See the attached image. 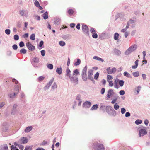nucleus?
Instances as JSON below:
<instances>
[{
	"label": "nucleus",
	"instance_id": "f257e3e1",
	"mask_svg": "<svg viewBox=\"0 0 150 150\" xmlns=\"http://www.w3.org/2000/svg\"><path fill=\"white\" fill-rule=\"evenodd\" d=\"M87 67L86 66L83 69L82 71L81 76L82 79L84 81H86L87 79L86 74Z\"/></svg>",
	"mask_w": 150,
	"mask_h": 150
},
{
	"label": "nucleus",
	"instance_id": "f03ea898",
	"mask_svg": "<svg viewBox=\"0 0 150 150\" xmlns=\"http://www.w3.org/2000/svg\"><path fill=\"white\" fill-rule=\"evenodd\" d=\"M137 47V45H132L125 52V54L126 55H128L132 52L134 51Z\"/></svg>",
	"mask_w": 150,
	"mask_h": 150
},
{
	"label": "nucleus",
	"instance_id": "7ed1b4c3",
	"mask_svg": "<svg viewBox=\"0 0 150 150\" xmlns=\"http://www.w3.org/2000/svg\"><path fill=\"white\" fill-rule=\"evenodd\" d=\"M19 86L18 85L16 86L14 90V93H13L10 94V97L11 98H13V97L16 95L18 93L19 91Z\"/></svg>",
	"mask_w": 150,
	"mask_h": 150
},
{
	"label": "nucleus",
	"instance_id": "20e7f679",
	"mask_svg": "<svg viewBox=\"0 0 150 150\" xmlns=\"http://www.w3.org/2000/svg\"><path fill=\"white\" fill-rule=\"evenodd\" d=\"M82 29L83 32L86 35H89V30L88 27L85 25H83L82 26Z\"/></svg>",
	"mask_w": 150,
	"mask_h": 150
},
{
	"label": "nucleus",
	"instance_id": "39448f33",
	"mask_svg": "<svg viewBox=\"0 0 150 150\" xmlns=\"http://www.w3.org/2000/svg\"><path fill=\"white\" fill-rule=\"evenodd\" d=\"M93 148L94 149L97 150H104L105 148L103 144H98L96 145H94Z\"/></svg>",
	"mask_w": 150,
	"mask_h": 150
},
{
	"label": "nucleus",
	"instance_id": "423d86ee",
	"mask_svg": "<svg viewBox=\"0 0 150 150\" xmlns=\"http://www.w3.org/2000/svg\"><path fill=\"white\" fill-rule=\"evenodd\" d=\"M71 82L72 83L77 84L78 83V78L77 76H71L69 78Z\"/></svg>",
	"mask_w": 150,
	"mask_h": 150
},
{
	"label": "nucleus",
	"instance_id": "0eeeda50",
	"mask_svg": "<svg viewBox=\"0 0 150 150\" xmlns=\"http://www.w3.org/2000/svg\"><path fill=\"white\" fill-rule=\"evenodd\" d=\"M93 74V71L90 70L88 71V76L87 79H89L92 81L93 80V77L92 76Z\"/></svg>",
	"mask_w": 150,
	"mask_h": 150
},
{
	"label": "nucleus",
	"instance_id": "6e6552de",
	"mask_svg": "<svg viewBox=\"0 0 150 150\" xmlns=\"http://www.w3.org/2000/svg\"><path fill=\"white\" fill-rule=\"evenodd\" d=\"M26 45L28 49L30 50L33 51L35 49V46L32 45L29 42L27 43L26 44Z\"/></svg>",
	"mask_w": 150,
	"mask_h": 150
},
{
	"label": "nucleus",
	"instance_id": "1a4fd4ad",
	"mask_svg": "<svg viewBox=\"0 0 150 150\" xmlns=\"http://www.w3.org/2000/svg\"><path fill=\"white\" fill-rule=\"evenodd\" d=\"M107 71L109 74H111L112 73H114L116 71V69L114 67L110 69V67L107 69Z\"/></svg>",
	"mask_w": 150,
	"mask_h": 150
},
{
	"label": "nucleus",
	"instance_id": "9d476101",
	"mask_svg": "<svg viewBox=\"0 0 150 150\" xmlns=\"http://www.w3.org/2000/svg\"><path fill=\"white\" fill-rule=\"evenodd\" d=\"M147 132L145 129H141L139 131V135L140 137L146 134Z\"/></svg>",
	"mask_w": 150,
	"mask_h": 150
},
{
	"label": "nucleus",
	"instance_id": "9b49d317",
	"mask_svg": "<svg viewBox=\"0 0 150 150\" xmlns=\"http://www.w3.org/2000/svg\"><path fill=\"white\" fill-rule=\"evenodd\" d=\"M91 103L89 101H86L83 104V106L85 108H89L91 105Z\"/></svg>",
	"mask_w": 150,
	"mask_h": 150
},
{
	"label": "nucleus",
	"instance_id": "f8f14e48",
	"mask_svg": "<svg viewBox=\"0 0 150 150\" xmlns=\"http://www.w3.org/2000/svg\"><path fill=\"white\" fill-rule=\"evenodd\" d=\"M114 94V92L112 90L110 89L108 92L107 97L108 98H110L111 96Z\"/></svg>",
	"mask_w": 150,
	"mask_h": 150
},
{
	"label": "nucleus",
	"instance_id": "ddd939ff",
	"mask_svg": "<svg viewBox=\"0 0 150 150\" xmlns=\"http://www.w3.org/2000/svg\"><path fill=\"white\" fill-rule=\"evenodd\" d=\"M8 147L6 144L1 145L0 147V150H8Z\"/></svg>",
	"mask_w": 150,
	"mask_h": 150
},
{
	"label": "nucleus",
	"instance_id": "4468645a",
	"mask_svg": "<svg viewBox=\"0 0 150 150\" xmlns=\"http://www.w3.org/2000/svg\"><path fill=\"white\" fill-rule=\"evenodd\" d=\"M66 75L69 78L71 76V71L69 68H67Z\"/></svg>",
	"mask_w": 150,
	"mask_h": 150
},
{
	"label": "nucleus",
	"instance_id": "2eb2a0df",
	"mask_svg": "<svg viewBox=\"0 0 150 150\" xmlns=\"http://www.w3.org/2000/svg\"><path fill=\"white\" fill-rule=\"evenodd\" d=\"M33 127L32 126H29L26 127L25 129V132H28L32 130Z\"/></svg>",
	"mask_w": 150,
	"mask_h": 150
},
{
	"label": "nucleus",
	"instance_id": "dca6fc26",
	"mask_svg": "<svg viewBox=\"0 0 150 150\" xmlns=\"http://www.w3.org/2000/svg\"><path fill=\"white\" fill-rule=\"evenodd\" d=\"M21 140H22V143L23 144H25L27 143L28 140L26 137H23L21 138Z\"/></svg>",
	"mask_w": 150,
	"mask_h": 150
},
{
	"label": "nucleus",
	"instance_id": "f3484780",
	"mask_svg": "<svg viewBox=\"0 0 150 150\" xmlns=\"http://www.w3.org/2000/svg\"><path fill=\"white\" fill-rule=\"evenodd\" d=\"M138 60H136L135 62V65L132 66V68L133 69H136L138 65Z\"/></svg>",
	"mask_w": 150,
	"mask_h": 150
},
{
	"label": "nucleus",
	"instance_id": "a211bd4d",
	"mask_svg": "<svg viewBox=\"0 0 150 150\" xmlns=\"http://www.w3.org/2000/svg\"><path fill=\"white\" fill-rule=\"evenodd\" d=\"M93 59H94L97 60L98 61H101L102 62H103L104 61V60L100 57H98L97 56H95L93 57Z\"/></svg>",
	"mask_w": 150,
	"mask_h": 150
},
{
	"label": "nucleus",
	"instance_id": "6ab92c4d",
	"mask_svg": "<svg viewBox=\"0 0 150 150\" xmlns=\"http://www.w3.org/2000/svg\"><path fill=\"white\" fill-rule=\"evenodd\" d=\"M119 35L117 33H115L114 35V38L115 40H118Z\"/></svg>",
	"mask_w": 150,
	"mask_h": 150
},
{
	"label": "nucleus",
	"instance_id": "aec40b11",
	"mask_svg": "<svg viewBox=\"0 0 150 150\" xmlns=\"http://www.w3.org/2000/svg\"><path fill=\"white\" fill-rule=\"evenodd\" d=\"M98 108V105L97 104L94 105L91 108V110H96Z\"/></svg>",
	"mask_w": 150,
	"mask_h": 150
},
{
	"label": "nucleus",
	"instance_id": "412c9836",
	"mask_svg": "<svg viewBox=\"0 0 150 150\" xmlns=\"http://www.w3.org/2000/svg\"><path fill=\"white\" fill-rule=\"evenodd\" d=\"M113 79V77L112 76L110 75H108L107 76V80L108 82L110 81V80H112Z\"/></svg>",
	"mask_w": 150,
	"mask_h": 150
},
{
	"label": "nucleus",
	"instance_id": "4be33fe9",
	"mask_svg": "<svg viewBox=\"0 0 150 150\" xmlns=\"http://www.w3.org/2000/svg\"><path fill=\"white\" fill-rule=\"evenodd\" d=\"M56 72L59 74H62V70L61 68H57L56 70Z\"/></svg>",
	"mask_w": 150,
	"mask_h": 150
},
{
	"label": "nucleus",
	"instance_id": "5701e85b",
	"mask_svg": "<svg viewBox=\"0 0 150 150\" xmlns=\"http://www.w3.org/2000/svg\"><path fill=\"white\" fill-rule=\"evenodd\" d=\"M43 17L44 19H46L48 18V13L47 12H46L43 15Z\"/></svg>",
	"mask_w": 150,
	"mask_h": 150
},
{
	"label": "nucleus",
	"instance_id": "b1692460",
	"mask_svg": "<svg viewBox=\"0 0 150 150\" xmlns=\"http://www.w3.org/2000/svg\"><path fill=\"white\" fill-rule=\"evenodd\" d=\"M20 53H23L24 54H26L27 52L26 50L25 49H21L20 50Z\"/></svg>",
	"mask_w": 150,
	"mask_h": 150
},
{
	"label": "nucleus",
	"instance_id": "393cba45",
	"mask_svg": "<svg viewBox=\"0 0 150 150\" xmlns=\"http://www.w3.org/2000/svg\"><path fill=\"white\" fill-rule=\"evenodd\" d=\"M74 12V10L72 9H69L68 11V13L70 15H73Z\"/></svg>",
	"mask_w": 150,
	"mask_h": 150
},
{
	"label": "nucleus",
	"instance_id": "a878e982",
	"mask_svg": "<svg viewBox=\"0 0 150 150\" xmlns=\"http://www.w3.org/2000/svg\"><path fill=\"white\" fill-rule=\"evenodd\" d=\"M79 74V72L78 70L77 69L75 70L73 72V75H77Z\"/></svg>",
	"mask_w": 150,
	"mask_h": 150
},
{
	"label": "nucleus",
	"instance_id": "bb28decb",
	"mask_svg": "<svg viewBox=\"0 0 150 150\" xmlns=\"http://www.w3.org/2000/svg\"><path fill=\"white\" fill-rule=\"evenodd\" d=\"M99 76V73L98 72L96 73L94 75V79L97 80L98 79Z\"/></svg>",
	"mask_w": 150,
	"mask_h": 150
},
{
	"label": "nucleus",
	"instance_id": "cd10ccee",
	"mask_svg": "<svg viewBox=\"0 0 150 150\" xmlns=\"http://www.w3.org/2000/svg\"><path fill=\"white\" fill-rule=\"evenodd\" d=\"M81 62V60L79 59H77V61L74 64V65L77 66L80 64Z\"/></svg>",
	"mask_w": 150,
	"mask_h": 150
},
{
	"label": "nucleus",
	"instance_id": "c85d7f7f",
	"mask_svg": "<svg viewBox=\"0 0 150 150\" xmlns=\"http://www.w3.org/2000/svg\"><path fill=\"white\" fill-rule=\"evenodd\" d=\"M35 35L34 34H32L30 36V39L32 40H34L35 39Z\"/></svg>",
	"mask_w": 150,
	"mask_h": 150
},
{
	"label": "nucleus",
	"instance_id": "c756f323",
	"mask_svg": "<svg viewBox=\"0 0 150 150\" xmlns=\"http://www.w3.org/2000/svg\"><path fill=\"white\" fill-rule=\"evenodd\" d=\"M25 11L24 10H20L19 11V13L21 16H23L25 14Z\"/></svg>",
	"mask_w": 150,
	"mask_h": 150
},
{
	"label": "nucleus",
	"instance_id": "7c9ffc66",
	"mask_svg": "<svg viewBox=\"0 0 150 150\" xmlns=\"http://www.w3.org/2000/svg\"><path fill=\"white\" fill-rule=\"evenodd\" d=\"M59 45L62 46H63L65 45V43L63 41H60L59 43Z\"/></svg>",
	"mask_w": 150,
	"mask_h": 150
},
{
	"label": "nucleus",
	"instance_id": "2f4dec72",
	"mask_svg": "<svg viewBox=\"0 0 150 150\" xmlns=\"http://www.w3.org/2000/svg\"><path fill=\"white\" fill-rule=\"evenodd\" d=\"M33 60L34 62L37 63L38 62L39 59L38 58L35 57L33 59Z\"/></svg>",
	"mask_w": 150,
	"mask_h": 150
},
{
	"label": "nucleus",
	"instance_id": "473e14b6",
	"mask_svg": "<svg viewBox=\"0 0 150 150\" xmlns=\"http://www.w3.org/2000/svg\"><path fill=\"white\" fill-rule=\"evenodd\" d=\"M142 122V121L141 120L138 119V120H137L135 121V123L137 125H138V124L141 123Z\"/></svg>",
	"mask_w": 150,
	"mask_h": 150
},
{
	"label": "nucleus",
	"instance_id": "72a5a7b5",
	"mask_svg": "<svg viewBox=\"0 0 150 150\" xmlns=\"http://www.w3.org/2000/svg\"><path fill=\"white\" fill-rule=\"evenodd\" d=\"M47 67L50 69H52L53 68V65L51 64H48L47 65Z\"/></svg>",
	"mask_w": 150,
	"mask_h": 150
},
{
	"label": "nucleus",
	"instance_id": "f704fd0d",
	"mask_svg": "<svg viewBox=\"0 0 150 150\" xmlns=\"http://www.w3.org/2000/svg\"><path fill=\"white\" fill-rule=\"evenodd\" d=\"M133 74L135 77H138L139 76V73L138 72H134Z\"/></svg>",
	"mask_w": 150,
	"mask_h": 150
},
{
	"label": "nucleus",
	"instance_id": "c9c22d12",
	"mask_svg": "<svg viewBox=\"0 0 150 150\" xmlns=\"http://www.w3.org/2000/svg\"><path fill=\"white\" fill-rule=\"evenodd\" d=\"M114 108L115 110H117L119 108V106L117 103H115L114 105Z\"/></svg>",
	"mask_w": 150,
	"mask_h": 150
},
{
	"label": "nucleus",
	"instance_id": "e433bc0d",
	"mask_svg": "<svg viewBox=\"0 0 150 150\" xmlns=\"http://www.w3.org/2000/svg\"><path fill=\"white\" fill-rule=\"evenodd\" d=\"M118 82V81L115 80L114 81V86L117 88H118V86L117 85V83Z\"/></svg>",
	"mask_w": 150,
	"mask_h": 150
},
{
	"label": "nucleus",
	"instance_id": "4c0bfd02",
	"mask_svg": "<svg viewBox=\"0 0 150 150\" xmlns=\"http://www.w3.org/2000/svg\"><path fill=\"white\" fill-rule=\"evenodd\" d=\"M124 81L122 80H120L119 82V84L121 86H122L124 85Z\"/></svg>",
	"mask_w": 150,
	"mask_h": 150
},
{
	"label": "nucleus",
	"instance_id": "58836bf2",
	"mask_svg": "<svg viewBox=\"0 0 150 150\" xmlns=\"http://www.w3.org/2000/svg\"><path fill=\"white\" fill-rule=\"evenodd\" d=\"M124 76H127V77H129L130 74L127 72H124Z\"/></svg>",
	"mask_w": 150,
	"mask_h": 150
},
{
	"label": "nucleus",
	"instance_id": "ea45409f",
	"mask_svg": "<svg viewBox=\"0 0 150 150\" xmlns=\"http://www.w3.org/2000/svg\"><path fill=\"white\" fill-rule=\"evenodd\" d=\"M34 4L35 6L38 7L40 6V4L39 2L38 1H35L34 2Z\"/></svg>",
	"mask_w": 150,
	"mask_h": 150
},
{
	"label": "nucleus",
	"instance_id": "a19ab883",
	"mask_svg": "<svg viewBox=\"0 0 150 150\" xmlns=\"http://www.w3.org/2000/svg\"><path fill=\"white\" fill-rule=\"evenodd\" d=\"M141 88V87L140 86H139L137 88L136 90V91L137 92V93L138 94L139 91H140V89Z\"/></svg>",
	"mask_w": 150,
	"mask_h": 150
},
{
	"label": "nucleus",
	"instance_id": "79ce46f5",
	"mask_svg": "<svg viewBox=\"0 0 150 150\" xmlns=\"http://www.w3.org/2000/svg\"><path fill=\"white\" fill-rule=\"evenodd\" d=\"M45 77L43 76H40L38 78V81H41L43 80L44 79Z\"/></svg>",
	"mask_w": 150,
	"mask_h": 150
},
{
	"label": "nucleus",
	"instance_id": "37998d69",
	"mask_svg": "<svg viewBox=\"0 0 150 150\" xmlns=\"http://www.w3.org/2000/svg\"><path fill=\"white\" fill-rule=\"evenodd\" d=\"M19 36L17 35H16L14 36V38L16 40H18L19 39Z\"/></svg>",
	"mask_w": 150,
	"mask_h": 150
},
{
	"label": "nucleus",
	"instance_id": "c03bdc74",
	"mask_svg": "<svg viewBox=\"0 0 150 150\" xmlns=\"http://www.w3.org/2000/svg\"><path fill=\"white\" fill-rule=\"evenodd\" d=\"M24 46V44L23 42L21 41L19 43V46L21 47H22Z\"/></svg>",
	"mask_w": 150,
	"mask_h": 150
},
{
	"label": "nucleus",
	"instance_id": "a18cd8bd",
	"mask_svg": "<svg viewBox=\"0 0 150 150\" xmlns=\"http://www.w3.org/2000/svg\"><path fill=\"white\" fill-rule=\"evenodd\" d=\"M92 37L93 38H98V35L96 33H94L92 35Z\"/></svg>",
	"mask_w": 150,
	"mask_h": 150
},
{
	"label": "nucleus",
	"instance_id": "49530a36",
	"mask_svg": "<svg viewBox=\"0 0 150 150\" xmlns=\"http://www.w3.org/2000/svg\"><path fill=\"white\" fill-rule=\"evenodd\" d=\"M47 142L45 140L43 141L40 144V146L45 145L47 144Z\"/></svg>",
	"mask_w": 150,
	"mask_h": 150
},
{
	"label": "nucleus",
	"instance_id": "de8ad7c7",
	"mask_svg": "<svg viewBox=\"0 0 150 150\" xmlns=\"http://www.w3.org/2000/svg\"><path fill=\"white\" fill-rule=\"evenodd\" d=\"M126 111V110L124 108H122L121 109V112L122 114H124Z\"/></svg>",
	"mask_w": 150,
	"mask_h": 150
},
{
	"label": "nucleus",
	"instance_id": "09e8293b",
	"mask_svg": "<svg viewBox=\"0 0 150 150\" xmlns=\"http://www.w3.org/2000/svg\"><path fill=\"white\" fill-rule=\"evenodd\" d=\"M5 33L6 34L9 35L10 33V30L9 29H6L5 30Z\"/></svg>",
	"mask_w": 150,
	"mask_h": 150
},
{
	"label": "nucleus",
	"instance_id": "8fccbe9b",
	"mask_svg": "<svg viewBox=\"0 0 150 150\" xmlns=\"http://www.w3.org/2000/svg\"><path fill=\"white\" fill-rule=\"evenodd\" d=\"M108 82L109 83V85L111 87H112L113 86V81H110Z\"/></svg>",
	"mask_w": 150,
	"mask_h": 150
},
{
	"label": "nucleus",
	"instance_id": "3c124183",
	"mask_svg": "<svg viewBox=\"0 0 150 150\" xmlns=\"http://www.w3.org/2000/svg\"><path fill=\"white\" fill-rule=\"evenodd\" d=\"M32 149V147L31 146H26L24 150H31Z\"/></svg>",
	"mask_w": 150,
	"mask_h": 150
},
{
	"label": "nucleus",
	"instance_id": "603ef678",
	"mask_svg": "<svg viewBox=\"0 0 150 150\" xmlns=\"http://www.w3.org/2000/svg\"><path fill=\"white\" fill-rule=\"evenodd\" d=\"M11 150H16L17 147L13 145L11 146Z\"/></svg>",
	"mask_w": 150,
	"mask_h": 150
},
{
	"label": "nucleus",
	"instance_id": "864d4df0",
	"mask_svg": "<svg viewBox=\"0 0 150 150\" xmlns=\"http://www.w3.org/2000/svg\"><path fill=\"white\" fill-rule=\"evenodd\" d=\"M12 47L14 50H16L17 49L18 46L14 44L13 45Z\"/></svg>",
	"mask_w": 150,
	"mask_h": 150
},
{
	"label": "nucleus",
	"instance_id": "5fc2aeb1",
	"mask_svg": "<svg viewBox=\"0 0 150 150\" xmlns=\"http://www.w3.org/2000/svg\"><path fill=\"white\" fill-rule=\"evenodd\" d=\"M53 81V80L52 79L49 82V83L48 84L47 86H48V87H49L50 86V85H51V84L52 83Z\"/></svg>",
	"mask_w": 150,
	"mask_h": 150
},
{
	"label": "nucleus",
	"instance_id": "6e6d98bb",
	"mask_svg": "<svg viewBox=\"0 0 150 150\" xmlns=\"http://www.w3.org/2000/svg\"><path fill=\"white\" fill-rule=\"evenodd\" d=\"M41 55L42 56H44L45 55V51L44 50H42L41 51Z\"/></svg>",
	"mask_w": 150,
	"mask_h": 150
},
{
	"label": "nucleus",
	"instance_id": "4d7b16f0",
	"mask_svg": "<svg viewBox=\"0 0 150 150\" xmlns=\"http://www.w3.org/2000/svg\"><path fill=\"white\" fill-rule=\"evenodd\" d=\"M119 93L120 95H123L125 93V92L124 90H121L120 91Z\"/></svg>",
	"mask_w": 150,
	"mask_h": 150
},
{
	"label": "nucleus",
	"instance_id": "13d9d810",
	"mask_svg": "<svg viewBox=\"0 0 150 150\" xmlns=\"http://www.w3.org/2000/svg\"><path fill=\"white\" fill-rule=\"evenodd\" d=\"M105 108V106H101L100 108V110H102L103 111H104V109Z\"/></svg>",
	"mask_w": 150,
	"mask_h": 150
},
{
	"label": "nucleus",
	"instance_id": "bf43d9fd",
	"mask_svg": "<svg viewBox=\"0 0 150 150\" xmlns=\"http://www.w3.org/2000/svg\"><path fill=\"white\" fill-rule=\"evenodd\" d=\"M90 32L91 33L93 34L96 33V31L93 28H92L90 29Z\"/></svg>",
	"mask_w": 150,
	"mask_h": 150
},
{
	"label": "nucleus",
	"instance_id": "052dcab7",
	"mask_svg": "<svg viewBox=\"0 0 150 150\" xmlns=\"http://www.w3.org/2000/svg\"><path fill=\"white\" fill-rule=\"evenodd\" d=\"M12 81L13 83H15V84H18V81L16 80L15 79H13L12 80Z\"/></svg>",
	"mask_w": 150,
	"mask_h": 150
},
{
	"label": "nucleus",
	"instance_id": "680f3d73",
	"mask_svg": "<svg viewBox=\"0 0 150 150\" xmlns=\"http://www.w3.org/2000/svg\"><path fill=\"white\" fill-rule=\"evenodd\" d=\"M105 91V88H102L101 90V94H103L104 93Z\"/></svg>",
	"mask_w": 150,
	"mask_h": 150
},
{
	"label": "nucleus",
	"instance_id": "e2e57ef3",
	"mask_svg": "<svg viewBox=\"0 0 150 150\" xmlns=\"http://www.w3.org/2000/svg\"><path fill=\"white\" fill-rule=\"evenodd\" d=\"M144 123L145 125L147 126L149 123V121L147 119H146L144 121Z\"/></svg>",
	"mask_w": 150,
	"mask_h": 150
},
{
	"label": "nucleus",
	"instance_id": "0e129e2a",
	"mask_svg": "<svg viewBox=\"0 0 150 150\" xmlns=\"http://www.w3.org/2000/svg\"><path fill=\"white\" fill-rule=\"evenodd\" d=\"M130 113L128 112H127L125 114V116L126 117H128L130 116Z\"/></svg>",
	"mask_w": 150,
	"mask_h": 150
},
{
	"label": "nucleus",
	"instance_id": "69168bd1",
	"mask_svg": "<svg viewBox=\"0 0 150 150\" xmlns=\"http://www.w3.org/2000/svg\"><path fill=\"white\" fill-rule=\"evenodd\" d=\"M44 43L42 41H41L40 43L39 44V46L40 47H41L42 45H43Z\"/></svg>",
	"mask_w": 150,
	"mask_h": 150
},
{
	"label": "nucleus",
	"instance_id": "338daca9",
	"mask_svg": "<svg viewBox=\"0 0 150 150\" xmlns=\"http://www.w3.org/2000/svg\"><path fill=\"white\" fill-rule=\"evenodd\" d=\"M117 98H115L111 102V103L112 104H114V103H115V102H116V101H117Z\"/></svg>",
	"mask_w": 150,
	"mask_h": 150
},
{
	"label": "nucleus",
	"instance_id": "774afa93",
	"mask_svg": "<svg viewBox=\"0 0 150 150\" xmlns=\"http://www.w3.org/2000/svg\"><path fill=\"white\" fill-rule=\"evenodd\" d=\"M28 36V33H25L23 35V37L24 38H27Z\"/></svg>",
	"mask_w": 150,
	"mask_h": 150
}]
</instances>
